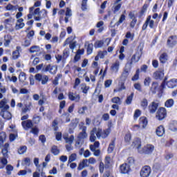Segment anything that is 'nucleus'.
Here are the masks:
<instances>
[{
  "label": "nucleus",
  "mask_w": 177,
  "mask_h": 177,
  "mask_svg": "<svg viewBox=\"0 0 177 177\" xmlns=\"http://www.w3.org/2000/svg\"><path fill=\"white\" fill-rule=\"evenodd\" d=\"M111 128H113V123L111 122H108V128L104 130H102L101 128L94 127L90 131V142H95L97 138V139H100V138L102 139H106V138H108L109 135H110L111 132Z\"/></svg>",
  "instance_id": "f257e3e1"
},
{
  "label": "nucleus",
  "mask_w": 177,
  "mask_h": 177,
  "mask_svg": "<svg viewBox=\"0 0 177 177\" xmlns=\"http://www.w3.org/2000/svg\"><path fill=\"white\" fill-rule=\"evenodd\" d=\"M131 70H132L131 64H126L119 79V85H120L119 91H124V89H125V81L128 80V77H129V73H131Z\"/></svg>",
  "instance_id": "f03ea898"
},
{
  "label": "nucleus",
  "mask_w": 177,
  "mask_h": 177,
  "mask_svg": "<svg viewBox=\"0 0 177 177\" xmlns=\"http://www.w3.org/2000/svg\"><path fill=\"white\" fill-rule=\"evenodd\" d=\"M58 15H59V21L62 22L64 20V15H65V18H64V21L65 23H68V18L71 17L73 16V13L71 12V9L67 8L66 11L64 10H60L58 12Z\"/></svg>",
  "instance_id": "7ed1b4c3"
},
{
  "label": "nucleus",
  "mask_w": 177,
  "mask_h": 177,
  "mask_svg": "<svg viewBox=\"0 0 177 177\" xmlns=\"http://www.w3.org/2000/svg\"><path fill=\"white\" fill-rule=\"evenodd\" d=\"M143 52V48H140V50L138 51H137L136 53V54H134L131 59L130 62H127V64H130L131 67L132 68V64L133 63H138V62H139V60H140V57L142 56V53Z\"/></svg>",
  "instance_id": "20e7f679"
},
{
  "label": "nucleus",
  "mask_w": 177,
  "mask_h": 177,
  "mask_svg": "<svg viewBox=\"0 0 177 177\" xmlns=\"http://www.w3.org/2000/svg\"><path fill=\"white\" fill-rule=\"evenodd\" d=\"M84 125V122H82L81 124L79 125L80 129H82V132L79 133L77 135V139H80L81 140H84L88 138V133H86V127L81 126Z\"/></svg>",
  "instance_id": "39448f33"
},
{
  "label": "nucleus",
  "mask_w": 177,
  "mask_h": 177,
  "mask_svg": "<svg viewBox=\"0 0 177 177\" xmlns=\"http://www.w3.org/2000/svg\"><path fill=\"white\" fill-rule=\"evenodd\" d=\"M149 26L151 28H154L155 23L154 20L151 19V15H149L142 26L143 31L147 30V26Z\"/></svg>",
  "instance_id": "423d86ee"
},
{
  "label": "nucleus",
  "mask_w": 177,
  "mask_h": 177,
  "mask_svg": "<svg viewBox=\"0 0 177 177\" xmlns=\"http://www.w3.org/2000/svg\"><path fill=\"white\" fill-rule=\"evenodd\" d=\"M153 151H154V147L153 145L148 144L140 149V154H151Z\"/></svg>",
  "instance_id": "0eeeda50"
},
{
  "label": "nucleus",
  "mask_w": 177,
  "mask_h": 177,
  "mask_svg": "<svg viewBox=\"0 0 177 177\" xmlns=\"http://www.w3.org/2000/svg\"><path fill=\"white\" fill-rule=\"evenodd\" d=\"M35 78L36 81H39V82H41V81L42 85H46V84H48V81H49V77H48V75H42L39 73L36 74Z\"/></svg>",
  "instance_id": "6e6552de"
},
{
  "label": "nucleus",
  "mask_w": 177,
  "mask_h": 177,
  "mask_svg": "<svg viewBox=\"0 0 177 177\" xmlns=\"http://www.w3.org/2000/svg\"><path fill=\"white\" fill-rule=\"evenodd\" d=\"M121 64V62H120V60L117 59L115 62H113L110 68V70L113 74H118V73L120 71V66Z\"/></svg>",
  "instance_id": "1a4fd4ad"
},
{
  "label": "nucleus",
  "mask_w": 177,
  "mask_h": 177,
  "mask_svg": "<svg viewBox=\"0 0 177 177\" xmlns=\"http://www.w3.org/2000/svg\"><path fill=\"white\" fill-rule=\"evenodd\" d=\"M151 174V168L149 166H144L140 171V175L141 177H149Z\"/></svg>",
  "instance_id": "9d476101"
},
{
  "label": "nucleus",
  "mask_w": 177,
  "mask_h": 177,
  "mask_svg": "<svg viewBox=\"0 0 177 177\" xmlns=\"http://www.w3.org/2000/svg\"><path fill=\"white\" fill-rule=\"evenodd\" d=\"M157 120H162L167 117V109L165 108H160L156 113Z\"/></svg>",
  "instance_id": "9b49d317"
},
{
  "label": "nucleus",
  "mask_w": 177,
  "mask_h": 177,
  "mask_svg": "<svg viewBox=\"0 0 177 177\" xmlns=\"http://www.w3.org/2000/svg\"><path fill=\"white\" fill-rule=\"evenodd\" d=\"M43 71L45 73L48 72L50 74H56L57 73V66L49 64L43 68Z\"/></svg>",
  "instance_id": "f8f14e48"
},
{
  "label": "nucleus",
  "mask_w": 177,
  "mask_h": 177,
  "mask_svg": "<svg viewBox=\"0 0 177 177\" xmlns=\"http://www.w3.org/2000/svg\"><path fill=\"white\" fill-rule=\"evenodd\" d=\"M167 44L169 48H174L177 44L176 35L170 36L167 39Z\"/></svg>",
  "instance_id": "ddd939ff"
},
{
  "label": "nucleus",
  "mask_w": 177,
  "mask_h": 177,
  "mask_svg": "<svg viewBox=\"0 0 177 177\" xmlns=\"http://www.w3.org/2000/svg\"><path fill=\"white\" fill-rule=\"evenodd\" d=\"M165 84L166 86H167V88L172 89V88H175L176 86H177V79L173 78V79L168 80L167 82L165 81Z\"/></svg>",
  "instance_id": "4468645a"
},
{
  "label": "nucleus",
  "mask_w": 177,
  "mask_h": 177,
  "mask_svg": "<svg viewBox=\"0 0 177 177\" xmlns=\"http://www.w3.org/2000/svg\"><path fill=\"white\" fill-rule=\"evenodd\" d=\"M8 99L3 98L0 101V109H1V111H5L6 110H9V106L8 104Z\"/></svg>",
  "instance_id": "2eb2a0df"
},
{
  "label": "nucleus",
  "mask_w": 177,
  "mask_h": 177,
  "mask_svg": "<svg viewBox=\"0 0 177 177\" xmlns=\"http://www.w3.org/2000/svg\"><path fill=\"white\" fill-rule=\"evenodd\" d=\"M132 146L137 149L138 153H140V150H142V140L140 138H135Z\"/></svg>",
  "instance_id": "dca6fc26"
},
{
  "label": "nucleus",
  "mask_w": 177,
  "mask_h": 177,
  "mask_svg": "<svg viewBox=\"0 0 177 177\" xmlns=\"http://www.w3.org/2000/svg\"><path fill=\"white\" fill-rule=\"evenodd\" d=\"M32 121L28 120L26 121H23L21 122V126L25 129V131H28V129H31L33 127Z\"/></svg>",
  "instance_id": "f3484780"
},
{
  "label": "nucleus",
  "mask_w": 177,
  "mask_h": 177,
  "mask_svg": "<svg viewBox=\"0 0 177 177\" xmlns=\"http://www.w3.org/2000/svg\"><path fill=\"white\" fill-rule=\"evenodd\" d=\"M153 77L155 80H162L164 78V70L158 69L153 73Z\"/></svg>",
  "instance_id": "a211bd4d"
},
{
  "label": "nucleus",
  "mask_w": 177,
  "mask_h": 177,
  "mask_svg": "<svg viewBox=\"0 0 177 177\" xmlns=\"http://www.w3.org/2000/svg\"><path fill=\"white\" fill-rule=\"evenodd\" d=\"M131 169V166L128 163H124L120 166L121 174H128Z\"/></svg>",
  "instance_id": "6ab92c4d"
},
{
  "label": "nucleus",
  "mask_w": 177,
  "mask_h": 177,
  "mask_svg": "<svg viewBox=\"0 0 177 177\" xmlns=\"http://www.w3.org/2000/svg\"><path fill=\"white\" fill-rule=\"evenodd\" d=\"M4 38V43L3 45L6 48H9V46H10V42H12V39H13V38H12V36L10 35H6L3 37Z\"/></svg>",
  "instance_id": "aec40b11"
},
{
  "label": "nucleus",
  "mask_w": 177,
  "mask_h": 177,
  "mask_svg": "<svg viewBox=\"0 0 177 177\" xmlns=\"http://www.w3.org/2000/svg\"><path fill=\"white\" fill-rule=\"evenodd\" d=\"M69 45L70 49H72V50H74L75 49V47L77 46V41H72L70 40V38H68L66 39V41L64 43V46H66V45Z\"/></svg>",
  "instance_id": "412c9836"
},
{
  "label": "nucleus",
  "mask_w": 177,
  "mask_h": 177,
  "mask_svg": "<svg viewBox=\"0 0 177 177\" xmlns=\"http://www.w3.org/2000/svg\"><path fill=\"white\" fill-rule=\"evenodd\" d=\"M63 138L68 145H73V142H74V136H68V133L63 134Z\"/></svg>",
  "instance_id": "4be33fe9"
},
{
  "label": "nucleus",
  "mask_w": 177,
  "mask_h": 177,
  "mask_svg": "<svg viewBox=\"0 0 177 177\" xmlns=\"http://www.w3.org/2000/svg\"><path fill=\"white\" fill-rule=\"evenodd\" d=\"M158 108V103L153 102L149 106V111L151 114H154L156 111H157V109Z\"/></svg>",
  "instance_id": "5701e85b"
},
{
  "label": "nucleus",
  "mask_w": 177,
  "mask_h": 177,
  "mask_svg": "<svg viewBox=\"0 0 177 177\" xmlns=\"http://www.w3.org/2000/svg\"><path fill=\"white\" fill-rule=\"evenodd\" d=\"M24 19H19L17 20V23L15 24V30H21L26 26L24 24Z\"/></svg>",
  "instance_id": "b1692460"
},
{
  "label": "nucleus",
  "mask_w": 177,
  "mask_h": 177,
  "mask_svg": "<svg viewBox=\"0 0 177 177\" xmlns=\"http://www.w3.org/2000/svg\"><path fill=\"white\" fill-rule=\"evenodd\" d=\"M159 60L162 64H165L168 62V54L167 53H162L159 57Z\"/></svg>",
  "instance_id": "393cba45"
},
{
  "label": "nucleus",
  "mask_w": 177,
  "mask_h": 177,
  "mask_svg": "<svg viewBox=\"0 0 177 177\" xmlns=\"http://www.w3.org/2000/svg\"><path fill=\"white\" fill-rule=\"evenodd\" d=\"M156 132L157 136L161 137L163 136L164 134L165 133V129H164V127L159 126L158 127H157Z\"/></svg>",
  "instance_id": "a878e982"
},
{
  "label": "nucleus",
  "mask_w": 177,
  "mask_h": 177,
  "mask_svg": "<svg viewBox=\"0 0 177 177\" xmlns=\"http://www.w3.org/2000/svg\"><path fill=\"white\" fill-rule=\"evenodd\" d=\"M1 114L4 120H12V113L8 110L1 111Z\"/></svg>",
  "instance_id": "bb28decb"
},
{
  "label": "nucleus",
  "mask_w": 177,
  "mask_h": 177,
  "mask_svg": "<svg viewBox=\"0 0 177 177\" xmlns=\"http://www.w3.org/2000/svg\"><path fill=\"white\" fill-rule=\"evenodd\" d=\"M68 99L72 101L80 102V95H74L73 93L70 92L68 93Z\"/></svg>",
  "instance_id": "cd10ccee"
},
{
  "label": "nucleus",
  "mask_w": 177,
  "mask_h": 177,
  "mask_svg": "<svg viewBox=\"0 0 177 177\" xmlns=\"http://www.w3.org/2000/svg\"><path fill=\"white\" fill-rule=\"evenodd\" d=\"M86 167H88V160L83 159L82 161L79 164L77 169L78 171H82V169Z\"/></svg>",
  "instance_id": "c85d7f7f"
},
{
  "label": "nucleus",
  "mask_w": 177,
  "mask_h": 177,
  "mask_svg": "<svg viewBox=\"0 0 177 177\" xmlns=\"http://www.w3.org/2000/svg\"><path fill=\"white\" fill-rule=\"evenodd\" d=\"M30 53H38V52H41V48L39 46H32L29 48Z\"/></svg>",
  "instance_id": "c756f323"
},
{
  "label": "nucleus",
  "mask_w": 177,
  "mask_h": 177,
  "mask_svg": "<svg viewBox=\"0 0 177 177\" xmlns=\"http://www.w3.org/2000/svg\"><path fill=\"white\" fill-rule=\"evenodd\" d=\"M151 92L152 93H156L158 91V83L153 82L150 88Z\"/></svg>",
  "instance_id": "7c9ffc66"
},
{
  "label": "nucleus",
  "mask_w": 177,
  "mask_h": 177,
  "mask_svg": "<svg viewBox=\"0 0 177 177\" xmlns=\"http://www.w3.org/2000/svg\"><path fill=\"white\" fill-rule=\"evenodd\" d=\"M8 164V159L6 158H0V169H3L5 165Z\"/></svg>",
  "instance_id": "2f4dec72"
},
{
  "label": "nucleus",
  "mask_w": 177,
  "mask_h": 177,
  "mask_svg": "<svg viewBox=\"0 0 177 177\" xmlns=\"http://www.w3.org/2000/svg\"><path fill=\"white\" fill-rule=\"evenodd\" d=\"M175 102L174 101V99H169L165 102V106L167 109H171L174 104Z\"/></svg>",
  "instance_id": "473e14b6"
},
{
  "label": "nucleus",
  "mask_w": 177,
  "mask_h": 177,
  "mask_svg": "<svg viewBox=\"0 0 177 177\" xmlns=\"http://www.w3.org/2000/svg\"><path fill=\"white\" fill-rule=\"evenodd\" d=\"M169 129H170V131H173V132H175V131H177V121L176 120H174L170 123Z\"/></svg>",
  "instance_id": "72a5a7b5"
},
{
  "label": "nucleus",
  "mask_w": 177,
  "mask_h": 177,
  "mask_svg": "<svg viewBox=\"0 0 177 177\" xmlns=\"http://www.w3.org/2000/svg\"><path fill=\"white\" fill-rule=\"evenodd\" d=\"M104 25V22L103 21H100L97 22L96 27L98 28L97 31L98 32H102L103 30H104V28H103V26Z\"/></svg>",
  "instance_id": "f704fd0d"
},
{
  "label": "nucleus",
  "mask_w": 177,
  "mask_h": 177,
  "mask_svg": "<svg viewBox=\"0 0 177 177\" xmlns=\"http://www.w3.org/2000/svg\"><path fill=\"white\" fill-rule=\"evenodd\" d=\"M99 146H100L99 141H95L93 145H90V150L91 151H95L96 149H99Z\"/></svg>",
  "instance_id": "c9c22d12"
},
{
  "label": "nucleus",
  "mask_w": 177,
  "mask_h": 177,
  "mask_svg": "<svg viewBox=\"0 0 177 177\" xmlns=\"http://www.w3.org/2000/svg\"><path fill=\"white\" fill-rule=\"evenodd\" d=\"M5 139H6V133L4 132L0 133V147L3 145Z\"/></svg>",
  "instance_id": "e433bc0d"
},
{
  "label": "nucleus",
  "mask_w": 177,
  "mask_h": 177,
  "mask_svg": "<svg viewBox=\"0 0 177 177\" xmlns=\"http://www.w3.org/2000/svg\"><path fill=\"white\" fill-rule=\"evenodd\" d=\"M62 120L63 122H70L71 119H70L69 113H64L62 115Z\"/></svg>",
  "instance_id": "4c0bfd02"
},
{
  "label": "nucleus",
  "mask_w": 177,
  "mask_h": 177,
  "mask_svg": "<svg viewBox=\"0 0 177 177\" xmlns=\"http://www.w3.org/2000/svg\"><path fill=\"white\" fill-rule=\"evenodd\" d=\"M51 153L54 154V156H58V154L60 153V150L57 146L54 145L51 148Z\"/></svg>",
  "instance_id": "58836bf2"
},
{
  "label": "nucleus",
  "mask_w": 177,
  "mask_h": 177,
  "mask_svg": "<svg viewBox=\"0 0 177 177\" xmlns=\"http://www.w3.org/2000/svg\"><path fill=\"white\" fill-rule=\"evenodd\" d=\"M83 145H84V140L80 138H77L75 143V147H77V149H80V147H81V146H82Z\"/></svg>",
  "instance_id": "ea45409f"
},
{
  "label": "nucleus",
  "mask_w": 177,
  "mask_h": 177,
  "mask_svg": "<svg viewBox=\"0 0 177 177\" xmlns=\"http://www.w3.org/2000/svg\"><path fill=\"white\" fill-rule=\"evenodd\" d=\"M6 10H10L11 12H15V10H17V6H13L12 4H8L6 7Z\"/></svg>",
  "instance_id": "a19ab883"
},
{
  "label": "nucleus",
  "mask_w": 177,
  "mask_h": 177,
  "mask_svg": "<svg viewBox=\"0 0 177 177\" xmlns=\"http://www.w3.org/2000/svg\"><path fill=\"white\" fill-rule=\"evenodd\" d=\"M81 89L83 92V93H88V91H89V86L86 85V84H82L81 85Z\"/></svg>",
  "instance_id": "79ce46f5"
},
{
  "label": "nucleus",
  "mask_w": 177,
  "mask_h": 177,
  "mask_svg": "<svg viewBox=\"0 0 177 177\" xmlns=\"http://www.w3.org/2000/svg\"><path fill=\"white\" fill-rule=\"evenodd\" d=\"M19 80L20 82H24L27 77H26V73L24 72H21L19 75Z\"/></svg>",
  "instance_id": "37998d69"
},
{
  "label": "nucleus",
  "mask_w": 177,
  "mask_h": 177,
  "mask_svg": "<svg viewBox=\"0 0 177 177\" xmlns=\"http://www.w3.org/2000/svg\"><path fill=\"white\" fill-rule=\"evenodd\" d=\"M140 124H142V128H145L147 125V118L145 117H141L140 118Z\"/></svg>",
  "instance_id": "c03bdc74"
},
{
  "label": "nucleus",
  "mask_w": 177,
  "mask_h": 177,
  "mask_svg": "<svg viewBox=\"0 0 177 177\" xmlns=\"http://www.w3.org/2000/svg\"><path fill=\"white\" fill-rule=\"evenodd\" d=\"M104 45V42L102 40H97L94 44V48H102Z\"/></svg>",
  "instance_id": "a18cd8bd"
},
{
  "label": "nucleus",
  "mask_w": 177,
  "mask_h": 177,
  "mask_svg": "<svg viewBox=\"0 0 177 177\" xmlns=\"http://www.w3.org/2000/svg\"><path fill=\"white\" fill-rule=\"evenodd\" d=\"M114 147H115V143L114 141H112L108 147V153H111L112 151H114Z\"/></svg>",
  "instance_id": "49530a36"
},
{
  "label": "nucleus",
  "mask_w": 177,
  "mask_h": 177,
  "mask_svg": "<svg viewBox=\"0 0 177 177\" xmlns=\"http://www.w3.org/2000/svg\"><path fill=\"white\" fill-rule=\"evenodd\" d=\"M6 169L7 175H11L12 174V171H13V166H12L11 165H8L6 167Z\"/></svg>",
  "instance_id": "de8ad7c7"
},
{
  "label": "nucleus",
  "mask_w": 177,
  "mask_h": 177,
  "mask_svg": "<svg viewBox=\"0 0 177 177\" xmlns=\"http://www.w3.org/2000/svg\"><path fill=\"white\" fill-rule=\"evenodd\" d=\"M22 164L24 165H26V167H30V165L31 164V159H30V158H25L24 159Z\"/></svg>",
  "instance_id": "09e8293b"
},
{
  "label": "nucleus",
  "mask_w": 177,
  "mask_h": 177,
  "mask_svg": "<svg viewBox=\"0 0 177 177\" xmlns=\"http://www.w3.org/2000/svg\"><path fill=\"white\" fill-rule=\"evenodd\" d=\"M77 160V153H72L68 158V162H73Z\"/></svg>",
  "instance_id": "8fccbe9b"
},
{
  "label": "nucleus",
  "mask_w": 177,
  "mask_h": 177,
  "mask_svg": "<svg viewBox=\"0 0 177 177\" xmlns=\"http://www.w3.org/2000/svg\"><path fill=\"white\" fill-rule=\"evenodd\" d=\"M133 93H131V94L130 95H129L126 100V103L127 104H131V103H132V100L133 99Z\"/></svg>",
  "instance_id": "3c124183"
},
{
  "label": "nucleus",
  "mask_w": 177,
  "mask_h": 177,
  "mask_svg": "<svg viewBox=\"0 0 177 177\" xmlns=\"http://www.w3.org/2000/svg\"><path fill=\"white\" fill-rule=\"evenodd\" d=\"M140 73V69H137L136 74L133 75V77L131 78V80L133 81H138L139 80V73Z\"/></svg>",
  "instance_id": "603ef678"
},
{
  "label": "nucleus",
  "mask_w": 177,
  "mask_h": 177,
  "mask_svg": "<svg viewBox=\"0 0 177 177\" xmlns=\"http://www.w3.org/2000/svg\"><path fill=\"white\" fill-rule=\"evenodd\" d=\"M151 82V78H150L149 77H145V79L144 80L145 86H149Z\"/></svg>",
  "instance_id": "864d4df0"
},
{
  "label": "nucleus",
  "mask_w": 177,
  "mask_h": 177,
  "mask_svg": "<svg viewBox=\"0 0 177 177\" xmlns=\"http://www.w3.org/2000/svg\"><path fill=\"white\" fill-rule=\"evenodd\" d=\"M59 78H62L61 74H57V76L55 77V80L53 82V84L54 85H59Z\"/></svg>",
  "instance_id": "5fc2aeb1"
},
{
  "label": "nucleus",
  "mask_w": 177,
  "mask_h": 177,
  "mask_svg": "<svg viewBox=\"0 0 177 177\" xmlns=\"http://www.w3.org/2000/svg\"><path fill=\"white\" fill-rule=\"evenodd\" d=\"M27 151V147L22 146L18 149L19 154H24Z\"/></svg>",
  "instance_id": "6e6d98bb"
},
{
  "label": "nucleus",
  "mask_w": 177,
  "mask_h": 177,
  "mask_svg": "<svg viewBox=\"0 0 177 177\" xmlns=\"http://www.w3.org/2000/svg\"><path fill=\"white\" fill-rule=\"evenodd\" d=\"M92 52H93V44H88L87 47V53L88 55H91Z\"/></svg>",
  "instance_id": "4d7b16f0"
},
{
  "label": "nucleus",
  "mask_w": 177,
  "mask_h": 177,
  "mask_svg": "<svg viewBox=\"0 0 177 177\" xmlns=\"http://www.w3.org/2000/svg\"><path fill=\"white\" fill-rule=\"evenodd\" d=\"M18 57H20V53L18 50H15L12 52V59L13 60L17 59Z\"/></svg>",
  "instance_id": "13d9d810"
},
{
  "label": "nucleus",
  "mask_w": 177,
  "mask_h": 177,
  "mask_svg": "<svg viewBox=\"0 0 177 177\" xmlns=\"http://www.w3.org/2000/svg\"><path fill=\"white\" fill-rule=\"evenodd\" d=\"M112 103H115L116 104H121V99L118 97H115L111 100Z\"/></svg>",
  "instance_id": "bf43d9fd"
},
{
  "label": "nucleus",
  "mask_w": 177,
  "mask_h": 177,
  "mask_svg": "<svg viewBox=\"0 0 177 177\" xmlns=\"http://www.w3.org/2000/svg\"><path fill=\"white\" fill-rule=\"evenodd\" d=\"M32 15L34 17L41 15V10L39 9V8H37L32 10Z\"/></svg>",
  "instance_id": "052dcab7"
},
{
  "label": "nucleus",
  "mask_w": 177,
  "mask_h": 177,
  "mask_svg": "<svg viewBox=\"0 0 177 177\" xmlns=\"http://www.w3.org/2000/svg\"><path fill=\"white\" fill-rule=\"evenodd\" d=\"M133 86L136 91H138V92H142V84H140V83H136L134 84Z\"/></svg>",
  "instance_id": "680f3d73"
},
{
  "label": "nucleus",
  "mask_w": 177,
  "mask_h": 177,
  "mask_svg": "<svg viewBox=\"0 0 177 177\" xmlns=\"http://www.w3.org/2000/svg\"><path fill=\"white\" fill-rule=\"evenodd\" d=\"M68 55H70V50H68V48H66L63 51V59H67Z\"/></svg>",
  "instance_id": "e2e57ef3"
},
{
  "label": "nucleus",
  "mask_w": 177,
  "mask_h": 177,
  "mask_svg": "<svg viewBox=\"0 0 177 177\" xmlns=\"http://www.w3.org/2000/svg\"><path fill=\"white\" fill-rule=\"evenodd\" d=\"M40 15L41 19H44V17H46V16H48V11L45 9H43L40 11Z\"/></svg>",
  "instance_id": "0e129e2a"
},
{
  "label": "nucleus",
  "mask_w": 177,
  "mask_h": 177,
  "mask_svg": "<svg viewBox=\"0 0 177 177\" xmlns=\"http://www.w3.org/2000/svg\"><path fill=\"white\" fill-rule=\"evenodd\" d=\"M83 155L84 158H88V157H91V156H92V153L89 150L86 149L84 151Z\"/></svg>",
  "instance_id": "69168bd1"
},
{
  "label": "nucleus",
  "mask_w": 177,
  "mask_h": 177,
  "mask_svg": "<svg viewBox=\"0 0 177 177\" xmlns=\"http://www.w3.org/2000/svg\"><path fill=\"white\" fill-rule=\"evenodd\" d=\"M86 110H88V107L83 106V107L79 109L78 113H79V114H85V111H86Z\"/></svg>",
  "instance_id": "338daca9"
},
{
  "label": "nucleus",
  "mask_w": 177,
  "mask_h": 177,
  "mask_svg": "<svg viewBox=\"0 0 177 177\" xmlns=\"http://www.w3.org/2000/svg\"><path fill=\"white\" fill-rule=\"evenodd\" d=\"M141 106L142 107V109H144V110L147 107V100H142V101L141 102Z\"/></svg>",
  "instance_id": "774afa93"
}]
</instances>
